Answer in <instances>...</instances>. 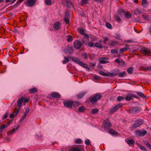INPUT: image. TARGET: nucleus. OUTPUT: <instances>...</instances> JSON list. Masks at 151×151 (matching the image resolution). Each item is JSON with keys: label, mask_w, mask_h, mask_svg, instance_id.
<instances>
[{"label": "nucleus", "mask_w": 151, "mask_h": 151, "mask_svg": "<svg viewBox=\"0 0 151 151\" xmlns=\"http://www.w3.org/2000/svg\"><path fill=\"white\" fill-rule=\"evenodd\" d=\"M27 115L24 114L22 117L21 118L20 120V122H22L24 119H25Z\"/></svg>", "instance_id": "52"}, {"label": "nucleus", "mask_w": 151, "mask_h": 151, "mask_svg": "<svg viewBox=\"0 0 151 151\" xmlns=\"http://www.w3.org/2000/svg\"><path fill=\"white\" fill-rule=\"evenodd\" d=\"M73 5L72 2L70 0H68L67 2L65 5L67 8L71 7L73 6Z\"/></svg>", "instance_id": "21"}, {"label": "nucleus", "mask_w": 151, "mask_h": 151, "mask_svg": "<svg viewBox=\"0 0 151 151\" xmlns=\"http://www.w3.org/2000/svg\"><path fill=\"white\" fill-rule=\"evenodd\" d=\"M71 57L70 56H68V57H64L65 60L63 61V63L65 64L69 62V58H70L71 59Z\"/></svg>", "instance_id": "23"}, {"label": "nucleus", "mask_w": 151, "mask_h": 151, "mask_svg": "<svg viewBox=\"0 0 151 151\" xmlns=\"http://www.w3.org/2000/svg\"><path fill=\"white\" fill-rule=\"evenodd\" d=\"M24 98V97H22L20 99L18 100L17 105L19 108H20L22 104Z\"/></svg>", "instance_id": "14"}, {"label": "nucleus", "mask_w": 151, "mask_h": 151, "mask_svg": "<svg viewBox=\"0 0 151 151\" xmlns=\"http://www.w3.org/2000/svg\"><path fill=\"white\" fill-rule=\"evenodd\" d=\"M71 59L72 61L78 64H79L81 62L80 60V59L77 57H72L71 58Z\"/></svg>", "instance_id": "16"}, {"label": "nucleus", "mask_w": 151, "mask_h": 151, "mask_svg": "<svg viewBox=\"0 0 151 151\" xmlns=\"http://www.w3.org/2000/svg\"><path fill=\"white\" fill-rule=\"evenodd\" d=\"M139 148L142 150L144 151H147L146 148L144 146H142L140 145H139Z\"/></svg>", "instance_id": "49"}, {"label": "nucleus", "mask_w": 151, "mask_h": 151, "mask_svg": "<svg viewBox=\"0 0 151 151\" xmlns=\"http://www.w3.org/2000/svg\"><path fill=\"white\" fill-rule=\"evenodd\" d=\"M123 104L122 103H119L117 104L113 108L111 109L110 111V113L111 114L113 113L114 112L116 111L120 107L122 106Z\"/></svg>", "instance_id": "8"}, {"label": "nucleus", "mask_w": 151, "mask_h": 151, "mask_svg": "<svg viewBox=\"0 0 151 151\" xmlns=\"http://www.w3.org/2000/svg\"><path fill=\"white\" fill-rule=\"evenodd\" d=\"M29 91L30 93H33L37 92V90L35 88H33L32 89H29Z\"/></svg>", "instance_id": "29"}, {"label": "nucleus", "mask_w": 151, "mask_h": 151, "mask_svg": "<svg viewBox=\"0 0 151 151\" xmlns=\"http://www.w3.org/2000/svg\"><path fill=\"white\" fill-rule=\"evenodd\" d=\"M73 48L72 47H67L64 49V52L66 53L70 54L73 52Z\"/></svg>", "instance_id": "12"}, {"label": "nucleus", "mask_w": 151, "mask_h": 151, "mask_svg": "<svg viewBox=\"0 0 151 151\" xmlns=\"http://www.w3.org/2000/svg\"><path fill=\"white\" fill-rule=\"evenodd\" d=\"M64 105L68 108H70L72 107L73 101L69 100H65L63 102Z\"/></svg>", "instance_id": "6"}, {"label": "nucleus", "mask_w": 151, "mask_h": 151, "mask_svg": "<svg viewBox=\"0 0 151 151\" xmlns=\"http://www.w3.org/2000/svg\"><path fill=\"white\" fill-rule=\"evenodd\" d=\"M99 63H101L104 64L107 63H109L108 61L104 60L101 58H99Z\"/></svg>", "instance_id": "44"}, {"label": "nucleus", "mask_w": 151, "mask_h": 151, "mask_svg": "<svg viewBox=\"0 0 151 151\" xmlns=\"http://www.w3.org/2000/svg\"><path fill=\"white\" fill-rule=\"evenodd\" d=\"M19 125H17L16 127L12 129L11 131L8 132L7 133L8 134H11L14 133L19 128Z\"/></svg>", "instance_id": "20"}, {"label": "nucleus", "mask_w": 151, "mask_h": 151, "mask_svg": "<svg viewBox=\"0 0 151 151\" xmlns=\"http://www.w3.org/2000/svg\"><path fill=\"white\" fill-rule=\"evenodd\" d=\"M125 99V97L122 96H119L117 97V100L118 101H121L124 100Z\"/></svg>", "instance_id": "47"}, {"label": "nucleus", "mask_w": 151, "mask_h": 151, "mask_svg": "<svg viewBox=\"0 0 151 151\" xmlns=\"http://www.w3.org/2000/svg\"><path fill=\"white\" fill-rule=\"evenodd\" d=\"M105 25L107 28L110 29H112V26L110 23L108 22H106V23Z\"/></svg>", "instance_id": "46"}, {"label": "nucleus", "mask_w": 151, "mask_h": 151, "mask_svg": "<svg viewBox=\"0 0 151 151\" xmlns=\"http://www.w3.org/2000/svg\"><path fill=\"white\" fill-rule=\"evenodd\" d=\"M52 97L55 98H59L60 97V95L58 93H53L51 94Z\"/></svg>", "instance_id": "18"}, {"label": "nucleus", "mask_w": 151, "mask_h": 151, "mask_svg": "<svg viewBox=\"0 0 151 151\" xmlns=\"http://www.w3.org/2000/svg\"><path fill=\"white\" fill-rule=\"evenodd\" d=\"M9 114L8 112H6L5 113V114H4V116L3 117V120L4 119H6L7 118L8 115Z\"/></svg>", "instance_id": "56"}, {"label": "nucleus", "mask_w": 151, "mask_h": 151, "mask_svg": "<svg viewBox=\"0 0 151 151\" xmlns=\"http://www.w3.org/2000/svg\"><path fill=\"white\" fill-rule=\"evenodd\" d=\"M68 0H62V3L63 5H65Z\"/></svg>", "instance_id": "60"}, {"label": "nucleus", "mask_w": 151, "mask_h": 151, "mask_svg": "<svg viewBox=\"0 0 151 151\" xmlns=\"http://www.w3.org/2000/svg\"><path fill=\"white\" fill-rule=\"evenodd\" d=\"M86 93L83 92H82L78 95H77V96L78 97V99H81L84 96V95Z\"/></svg>", "instance_id": "37"}, {"label": "nucleus", "mask_w": 151, "mask_h": 151, "mask_svg": "<svg viewBox=\"0 0 151 151\" xmlns=\"http://www.w3.org/2000/svg\"><path fill=\"white\" fill-rule=\"evenodd\" d=\"M82 35H84V37L85 38H86L87 39H88L89 38V36L87 34L84 33V34H83Z\"/></svg>", "instance_id": "63"}, {"label": "nucleus", "mask_w": 151, "mask_h": 151, "mask_svg": "<svg viewBox=\"0 0 151 151\" xmlns=\"http://www.w3.org/2000/svg\"><path fill=\"white\" fill-rule=\"evenodd\" d=\"M45 2L47 5H51L52 1L51 0H45Z\"/></svg>", "instance_id": "45"}, {"label": "nucleus", "mask_w": 151, "mask_h": 151, "mask_svg": "<svg viewBox=\"0 0 151 151\" xmlns=\"http://www.w3.org/2000/svg\"><path fill=\"white\" fill-rule=\"evenodd\" d=\"M142 5L144 7H146L148 6V3L146 0H142Z\"/></svg>", "instance_id": "33"}, {"label": "nucleus", "mask_w": 151, "mask_h": 151, "mask_svg": "<svg viewBox=\"0 0 151 151\" xmlns=\"http://www.w3.org/2000/svg\"><path fill=\"white\" fill-rule=\"evenodd\" d=\"M124 16L127 18H128L131 17L132 16L131 14L129 12H127L126 13H124Z\"/></svg>", "instance_id": "40"}, {"label": "nucleus", "mask_w": 151, "mask_h": 151, "mask_svg": "<svg viewBox=\"0 0 151 151\" xmlns=\"http://www.w3.org/2000/svg\"><path fill=\"white\" fill-rule=\"evenodd\" d=\"M86 110L85 107L84 106H82L79 107L78 109V111L79 112H83Z\"/></svg>", "instance_id": "22"}, {"label": "nucleus", "mask_w": 151, "mask_h": 151, "mask_svg": "<svg viewBox=\"0 0 151 151\" xmlns=\"http://www.w3.org/2000/svg\"><path fill=\"white\" fill-rule=\"evenodd\" d=\"M36 0H28L25 3L26 5L29 7H32L35 3Z\"/></svg>", "instance_id": "13"}, {"label": "nucleus", "mask_w": 151, "mask_h": 151, "mask_svg": "<svg viewBox=\"0 0 151 151\" xmlns=\"http://www.w3.org/2000/svg\"><path fill=\"white\" fill-rule=\"evenodd\" d=\"M134 12L135 14L137 15L140 14L141 13V11L139 9H136L134 10Z\"/></svg>", "instance_id": "42"}, {"label": "nucleus", "mask_w": 151, "mask_h": 151, "mask_svg": "<svg viewBox=\"0 0 151 151\" xmlns=\"http://www.w3.org/2000/svg\"><path fill=\"white\" fill-rule=\"evenodd\" d=\"M116 43V42L115 41H112L111 44L110 45L111 46H114V45Z\"/></svg>", "instance_id": "64"}, {"label": "nucleus", "mask_w": 151, "mask_h": 151, "mask_svg": "<svg viewBox=\"0 0 151 151\" xmlns=\"http://www.w3.org/2000/svg\"><path fill=\"white\" fill-rule=\"evenodd\" d=\"M124 11L122 9H119L117 11V14L115 15L114 17L118 22H119L121 21L120 17H122V14H124Z\"/></svg>", "instance_id": "4"}, {"label": "nucleus", "mask_w": 151, "mask_h": 151, "mask_svg": "<svg viewBox=\"0 0 151 151\" xmlns=\"http://www.w3.org/2000/svg\"><path fill=\"white\" fill-rule=\"evenodd\" d=\"M99 73L101 75L103 76H108L111 75L112 76H114L118 74L119 73V71L118 70L115 69L112 72L109 73H105L102 70H100L99 72Z\"/></svg>", "instance_id": "1"}, {"label": "nucleus", "mask_w": 151, "mask_h": 151, "mask_svg": "<svg viewBox=\"0 0 151 151\" xmlns=\"http://www.w3.org/2000/svg\"><path fill=\"white\" fill-rule=\"evenodd\" d=\"M70 151H84V150L83 149L79 148L78 147H72L70 149Z\"/></svg>", "instance_id": "17"}, {"label": "nucleus", "mask_w": 151, "mask_h": 151, "mask_svg": "<svg viewBox=\"0 0 151 151\" xmlns=\"http://www.w3.org/2000/svg\"><path fill=\"white\" fill-rule=\"evenodd\" d=\"M126 74L125 71H123L122 72L119 73V76L120 77H122L126 76Z\"/></svg>", "instance_id": "38"}, {"label": "nucleus", "mask_w": 151, "mask_h": 151, "mask_svg": "<svg viewBox=\"0 0 151 151\" xmlns=\"http://www.w3.org/2000/svg\"><path fill=\"white\" fill-rule=\"evenodd\" d=\"M132 93H130L127 95L126 97H125L126 101H129L130 100L132 99Z\"/></svg>", "instance_id": "32"}, {"label": "nucleus", "mask_w": 151, "mask_h": 151, "mask_svg": "<svg viewBox=\"0 0 151 151\" xmlns=\"http://www.w3.org/2000/svg\"><path fill=\"white\" fill-rule=\"evenodd\" d=\"M103 124L105 129H109L111 126V123L108 119L104 121Z\"/></svg>", "instance_id": "5"}, {"label": "nucleus", "mask_w": 151, "mask_h": 151, "mask_svg": "<svg viewBox=\"0 0 151 151\" xmlns=\"http://www.w3.org/2000/svg\"><path fill=\"white\" fill-rule=\"evenodd\" d=\"M60 27V23L58 22H56L54 24V28L56 30H58Z\"/></svg>", "instance_id": "15"}, {"label": "nucleus", "mask_w": 151, "mask_h": 151, "mask_svg": "<svg viewBox=\"0 0 151 151\" xmlns=\"http://www.w3.org/2000/svg\"><path fill=\"white\" fill-rule=\"evenodd\" d=\"M129 49V46L128 45H126L125 47L120 49L119 50V51L121 53Z\"/></svg>", "instance_id": "26"}, {"label": "nucleus", "mask_w": 151, "mask_h": 151, "mask_svg": "<svg viewBox=\"0 0 151 151\" xmlns=\"http://www.w3.org/2000/svg\"><path fill=\"white\" fill-rule=\"evenodd\" d=\"M83 56L85 59H87L88 58L87 54L86 53H83Z\"/></svg>", "instance_id": "62"}, {"label": "nucleus", "mask_w": 151, "mask_h": 151, "mask_svg": "<svg viewBox=\"0 0 151 151\" xmlns=\"http://www.w3.org/2000/svg\"><path fill=\"white\" fill-rule=\"evenodd\" d=\"M68 0H62V3L63 5H65Z\"/></svg>", "instance_id": "61"}, {"label": "nucleus", "mask_w": 151, "mask_h": 151, "mask_svg": "<svg viewBox=\"0 0 151 151\" xmlns=\"http://www.w3.org/2000/svg\"><path fill=\"white\" fill-rule=\"evenodd\" d=\"M109 132L110 134H112L115 135H116L117 134V132H116L112 129H111L109 130Z\"/></svg>", "instance_id": "34"}, {"label": "nucleus", "mask_w": 151, "mask_h": 151, "mask_svg": "<svg viewBox=\"0 0 151 151\" xmlns=\"http://www.w3.org/2000/svg\"><path fill=\"white\" fill-rule=\"evenodd\" d=\"M135 134L137 136H143L147 133V131L144 130L143 131L140 130H136L135 132Z\"/></svg>", "instance_id": "9"}, {"label": "nucleus", "mask_w": 151, "mask_h": 151, "mask_svg": "<svg viewBox=\"0 0 151 151\" xmlns=\"http://www.w3.org/2000/svg\"><path fill=\"white\" fill-rule=\"evenodd\" d=\"M64 21L66 24H68L69 22V20L67 18H64L63 19Z\"/></svg>", "instance_id": "54"}, {"label": "nucleus", "mask_w": 151, "mask_h": 151, "mask_svg": "<svg viewBox=\"0 0 151 151\" xmlns=\"http://www.w3.org/2000/svg\"><path fill=\"white\" fill-rule=\"evenodd\" d=\"M77 31L81 35L84 34V33H85V31L84 29L82 28H77Z\"/></svg>", "instance_id": "24"}, {"label": "nucleus", "mask_w": 151, "mask_h": 151, "mask_svg": "<svg viewBox=\"0 0 151 151\" xmlns=\"http://www.w3.org/2000/svg\"><path fill=\"white\" fill-rule=\"evenodd\" d=\"M118 52L117 49H112L111 50V52L112 54H114L118 53Z\"/></svg>", "instance_id": "48"}, {"label": "nucleus", "mask_w": 151, "mask_h": 151, "mask_svg": "<svg viewBox=\"0 0 151 151\" xmlns=\"http://www.w3.org/2000/svg\"><path fill=\"white\" fill-rule=\"evenodd\" d=\"M115 61L118 63L120 64L121 65H124L125 63V62L123 60H122L120 61L118 58L116 59Z\"/></svg>", "instance_id": "25"}, {"label": "nucleus", "mask_w": 151, "mask_h": 151, "mask_svg": "<svg viewBox=\"0 0 151 151\" xmlns=\"http://www.w3.org/2000/svg\"><path fill=\"white\" fill-rule=\"evenodd\" d=\"M29 107H27V108L25 109V112L24 113V114L26 115H27L28 113H29Z\"/></svg>", "instance_id": "53"}, {"label": "nucleus", "mask_w": 151, "mask_h": 151, "mask_svg": "<svg viewBox=\"0 0 151 151\" xmlns=\"http://www.w3.org/2000/svg\"><path fill=\"white\" fill-rule=\"evenodd\" d=\"M79 65L88 70H90V68L88 67V65L83 62L81 61Z\"/></svg>", "instance_id": "19"}, {"label": "nucleus", "mask_w": 151, "mask_h": 151, "mask_svg": "<svg viewBox=\"0 0 151 151\" xmlns=\"http://www.w3.org/2000/svg\"><path fill=\"white\" fill-rule=\"evenodd\" d=\"M143 143L146 145L147 146L149 144V143H148L147 141L146 140H143Z\"/></svg>", "instance_id": "58"}, {"label": "nucleus", "mask_w": 151, "mask_h": 151, "mask_svg": "<svg viewBox=\"0 0 151 151\" xmlns=\"http://www.w3.org/2000/svg\"><path fill=\"white\" fill-rule=\"evenodd\" d=\"M137 94L140 97H142L144 99H147V98L145 96L144 94L141 92H137Z\"/></svg>", "instance_id": "28"}, {"label": "nucleus", "mask_w": 151, "mask_h": 151, "mask_svg": "<svg viewBox=\"0 0 151 151\" xmlns=\"http://www.w3.org/2000/svg\"><path fill=\"white\" fill-rule=\"evenodd\" d=\"M88 0H82L81 1V5L83 6L84 4H86Z\"/></svg>", "instance_id": "55"}, {"label": "nucleus", "mask_w": 151, "mask_h": 151, "mask_svg": "<svg viewBox=\"0 0 151 151\" xmlns=\"http://www.w3.org/2000/svg\"><path fill=\"white\" fill-rule=\"evenodd\" d=\"M143 121V120L140 119H137L135 121V123L133 124L132 127L135 128L139 127L142 124Z\"/></svg>", "instance_id": "7"}, {"label": "nucleus", "mask_w": 151, "mask_h": 151, "mask_svg": "<svg viewBox=\"0 0 151 151\" xmlns=\"http://www.w3.org/2000/svg\"><path fill=\"white\" fill-rule=\"evenodd\" d=\"M8 126L7 125L6 126V125L3 124L2 125L0 126V132L1 133L2 132L3 130L5 128L7 127Z\"/></svg>", "instance_id": "35"}, {"label": "nucleus", "mask_w": 151, "mask_h": 151, "mask_svg": "<svg viewBox=\"0 0 151 151\" xmlns=\"http://www.w3.org/2000/svg\"><path fill=\"white\" fill-rule=\"evenodd\" d=\"M102 97V96L101 94L98 93L94 95L92 97H90L89 100L91 103L93 104L100 99Z\"/></svg>", "instance_id": "2"}, {"label": "nucleus", "mask_w": 151, "mask_h": 151, "mask_svg": "<svg viewBox=\"0 0 151 151\" xmlns=\"http://www.w3.org/2000/svg\"><path fill=\"white\" fill-rule=\"evenodd\" d=\"M99 111V109L96 108L93 109L91 110V114H93L97 113Z\"/></svg>", "instance_id": "36"}, {"label": "nucleus", "mask_w": 151, "mask_h": 151, "mask_svg": "<svg viewBox=\"0 0 151 151\" xmlns=\"http://www.w3.org/2000/svg\"><path fill=\"white\" fill-rule=\"evenodd\" d=\"M94 45L95 47L100 49H102L103 47V45L97 42L95 43Z\"/></svg>", "instance_id": "27"}, {"label": "nucleus", "mask_w": 151, "mask_h": 151, "mask_svg": "<svg viewBox=\"0 0 151 151\" xmlns=\"http://www.w3.org/2000/svg\"><path fill=\"white\" fill-rule=\"evenodd\" d=\"M85 143L87 145H89L90 144L89 140L88 139L86 140L85 141Z\"/></svg>", "instance_id": "57"}, {"label": "nucleus", "mask_w": 151, "mask_h": 151, "mask_svg": "<svg viewBox=\"0 0 151 151\" xmlns=\"http://www.w3.org/2000/svg\"><path fill=\"white\" fill-rule=\"evenodd\" d=\"M140 51L142 54L146 55H149L151 53V51L147 48L146 47L142 48L140 50Z\"/></svg>", "instance_id": "10"}, {"label": "nucleus", "mask_w": 151, "mask_h": 151, "mask_svg": "<svg viewBox=\"0 0 151 151\" xmlns=\"http://www.w3.org/2000/svg\"><path fill=\"white\" fill-rule=\"evenodd\" d=\"M141 110V108L139 106L132 107L129 109L127 110L126 111L129 113L136 114L137 112H139Z\"/></svg>", "instance_id": "3"}, {"label": "nucleus", "mask_w": 151, "mask_h": 151, "mask_svg": "<svg viewBox=\"0 0 151 151\" xmlns=\"http://www.w3.org/2000/svg\"><path fill=\"white\" fill-rule=\"evenodd\" d=\"M143 18L145 19H146L147 20H149V17L147 16H145L144 15H142Z\"/></svg>", "instance_id": "59"}, {"label": "nucleus", "mask_w": 151, "mask_h": 151, "mask_svg": "<svg viewBox=\"0 0 151 151\" xmlns=\"http://www.w3.org/2000/svg\"><path fill=\"white\" fill-rule=\"evenodd\" d=\"M82 142V141L81 139H78L76 140L75 142V144H81Z\"/></svg>", "instance_id": "50"}, {"label": "nucleus", "mask_w": 151, "mask_h": 151, "mask_svg": "<svg viewBox=\"0 0 151 151\" xmlns=\"http://www.w3.org/2000/svg\"><path fill=\"white\" fill-rule=\"evenodd\" d=\"M86 45L91 47H93V43L91 42H88L87 44V45Z\"/></svg>", "instance_id": "51"}, {"label": "nucleus", "mask_w": 151, "mask_h": 151, "mask_svg": "<svg viewBox=\"0 0 151 151\" xmlns=\"http://www.w3.org/2000/svg\"><path fill=\"white\" fill-rule=\"evenodd\" d=\"M127 143L129 145L134 144V139L128 140L127 142Z\"/></svg>", "instance_id": "41"}, {"label": "nucleus", "mask_w": 151, "mask_h": 151, "mask_svg": "<svg viewBox=\"0 0 151 151\" xmlns=\"http://www.w3.org/2000/svg\"><path fill=\"white\" fill-rule=\"evenodd\" d=\"M67 37H68V39H67V41L68 42H70L72 41L73 38L71 35H68L67 36Z\"/></svg>", "instance_id": "43"}, {"label": "nucleus", "mask_w": 151, "mask_h": 151, "mask_svg": "<svg viewBox=\"0 0 151 151\" xmlns=\"http://www.w3.org/2000/svg\"><path fill=\"white\" fill-rule=\"evenodd\" d=\"M127 71L129 74H131L132 73L133 71V68L132 67H130L127 69Z\"/></svg>", "instance_id": "30"}, {"label": "nucleus", "mask_w": 151, "mask_h": 151, "mask_svg": "<svg viewBox=\"0 0 151 151\" xmlns=\"http://www.w3.org/2000/svg\"><path fill=\"white\" fill-rule=\"evenodd\" d=\"M73 45L74 48L77 50L79 49L82 46L80 41L78 40L74 42Z\"/></svg>", "instance_id": "11"}, {"label": "nucleus", "mask_w": 151, "mask_h": 151, "mask_svg": "<svg viewBox=\"0 0 151 151\" xmlns=\"http://www.w3.org/2000/svg\"><path fill=\"white\" fill-rule=\"evenodd\" d=\"M80 104L79 102L77 101H75L74 102L73 101V104H72V106L74 108H76V107L78 106Z\"/></svg>", "instance_id": "31"}, {"label": "nucleus", "mask_w": 151, "mask_h": 151, "mask_svg": "<svg viewBox=\"0 0 151 151\" xmlns=\"http://www.w3.org/2000/svg\"><path fill=\"white\" fill-rule=\"evenodd\" d=\"M20 109V108H18L17 109L16 108L14 109V112L15 114H14L15 115V116H17V114L19 113Z\"/></svg>", "instance_id": "39"}]
</instances>
